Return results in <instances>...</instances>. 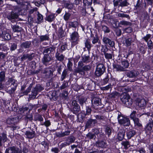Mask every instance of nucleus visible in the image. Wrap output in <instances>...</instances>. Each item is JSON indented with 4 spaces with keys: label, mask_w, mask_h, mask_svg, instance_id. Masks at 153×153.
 I'll list each match as a JSON object with an SVG mask.
<instances>
[{
    "label": "nucleus",
    "mask_w": 153,
    "mask_h": 153,
    "mask_svg": "<svg viewBox=\"0 0 153 153\" xmlns=\"http://www.w3.org/2000/svg\"><path fill=\"white\" fill-rule=\"evenodd\" d=\"M90 57L88 56L84 55L82 57V61H80L78 63L77 67L74 70L75 74L79 73L82 76L85 74V71H88L90 70L91 66L89 65L84 66L83 62L87 63L89 62Z\"/></svg>",
    "instance_id": "nucleus-1"
},
{
    "label": "nucleus",
    "mask_w": 153,
    "mask_h": 153,
    "mask_svg": "<svg viewBox=\"0 0 153 153\" xmlns=\"http://www.w3.org/2000/svg\"><path fill=\"white\" fill-rule=\"evenodd\" d=\"M120 98L121 101L126 107H130L132 103V101L129 95L123 93L120 95Z\"/></svg>",
    "instance_id": "nucleus-2"
},
{
    "label": "nucleus",
    "mask_w": 153,
    "mask_h": 153,
    "mask_svg": "<svg viewBox=\"0 0 153 153\" xmlns=\"http://www.w3.org/2000/svg\"><path fill=\"white\" fill-rule=\"evenodd\" d=\"M44 88L40 85H37L34 88H33L30 94L29 95V97L30 99H34L36 97L39 92L42 91Z\"/></svg>",
    "instance_id": "nucleus-3"
},
{
    "label": "nucleus",
    "mask_w": 153,
    "mask_h": 153,
    "mask_svg": "<svg viewBox=\"0 0 153 153\" xmlns=\"http://www.w3.org/2000/svg\"><path fill=\"white\" fill-rule=\"evenodd\" d=\"M117 119L119 123L124 126H128L130 124V121L128 118L118 114Z\"/></svg>",
    "instance_id": "nucleus-4"
},
{
    "label": "nucleus",
    "mask_w": 153,
    "mask_h": 153,
    "mask_svg": "<svg viewBox=\"0 0 153 153\" xmlns=\"http://www.w3.org/2000/svg\"><path fill=\"white\" fill-rule=\"evenodd\" d=\"M105 67L103 64H99L96 67L95 74L97 77L101 76L105 71Z\"/></svg>",
    "instance_id": "nucleus-5"
},
{
    "label": "nucleus",
    "mask_w": 153,
    "mask_h": 153,
    "mask_svg": "<svg viewBox=\"0 0 153 153\" xmlns=\"http://www.w3.org/2000/svg\"><path fill=\"white\" fill-rule=\"evenodd\" d=\"M80 106L76 100H73L71 106V111L73 114H77L80 110Z\"/></svg>",
    "instance_id": "nucleus-6"
},
{
    "label": "nucleus",
    "mask_w": 153,
    "mask_h": 153,
    "mask_svg": "<svg viewBox=\"0 0 153 153\" xmlns=\"http://www.w3.org/2000/svg\"><path fill=\"white\" fill-rule=\"evenodd\" d=\"M79 36L77 32H74L71 35V47H73L78 43L79 40Z\"/></svg>",
    "instance_id": "nucleus-7"
},
{
    "label": "nucleus",
    "mask_w": 153,
    "mask_h": 153,
    "mask_svg": "<svg viewBox=\"0 0 153 153\" xmlns=\"http://www.w3.org/2000/svg\"><path fill=\"white\" fill-rule=\"evenodd\" d=\"M75 139V137L73 136H71L66 137L65 142L62 143L60 146L61 148H62L67 146H69L71 143L74 142Z\"/></svg>",
    "instance_id": "nucleus-8"
},
{
    "label": "nucleus",
    "mask_w": 153,
    "mask_h": 153,
    "mask_svg": "<svg viewBox=\"0 0 153 153\" xmlns=\"http://www.w3.org/2000/svg\"><path fill=\"white\" fill-rule=\"evenodd\" d=\"M56 48L54 46L47 47L44 48L43 50V54H48L51 56L55 52Z\"/></svg>",
    "instance_id": "nucleus-9"
},
{
    "label": "nucleus",
    "mask_w": 153,
    "mask_h": 153,
    "mask_svg": "<svg viewBox=\"0 0 153 153\" xmlns=\"http://www.w3.org/2000/svg\"><path fill=\"white\" fill-rule=\"evenodd\" d=\"M6 153H22L21 149L14 146L10 147L7 149Z\"/></svg>",
    "instance_id": "nucleus-10"
},
{
    "label": "nucleus",
    "mask_w": 153,
    "mask_h": 153,
    "mask_svg": "<svg viewBox=\"0 0 153 153\" xmlns=\"http://www.w3.org/2000/svg\"><path fill=\"white\" fill-rule=\"evenodd\" d=\"M97 123V121L96 120L89 119L86 123L85 126V128H89L93 127Z\"/></svg>",
    "instance_id": "nucleus-11"
},
{
    "label": "nucleus",
    "mask_w": 153,
    "mask_h": 153,
    "mask_svg": "<svg viewBox=\"0 0 153 153\" xmlns=\"http://www.w3.org/2000/svg\"><path fill=\"white\" fill-rule=\"evenodd\" d=\"M35 56V54L34 53L31 54H25L22 56L21 59L22 61H24L27 59L28 61H30L32 60Z\"/></svg>",
    "instance_id": "nucleus-12"
},
{
    "label": "nucleus",
    "mask_w": 153,
    "mask_h": 153,
    "mask_svg": "<svg viewBox=\"0 0 153 153\" xmlns=\"http://www.w3.org/2000/svg\"><path fill=\"white\" fill-rule=\"evenodd\" d=\"M92 106L94 108H97V107L100 106L101 104V100L100 99L97 97L93 98L91 100Z\"/></svg>",
    "instance_id": "nucleus-13"
},
{
    "label": "nucleus",
    "mask_w": 153,
    "mask_h": 153,
    "mask_svg": "<svg viewBox=\"0 0 153 153\" xmlns=\"http://www.w3.org/2000/svg\"><path fill=\"white\" fill-rule=\"evenodd\" d=\"M153 128V120L152 119H150L149 120V122L146 125L145 130L147 133L150 134L152 132V128Z\"/></svg>",
    "instance_id": "nucleus-14"
},
{
    "label": "nucleus",
    "mask_w": 153,
    "mask_h": 153,
    "mask_svg": "<svg viewBox=\"0 0 153 153\" xmlns=\"http://www.w3.org/2000/svg\"><path fill=\"white\" fill-rule=\"evenodd\" d=\"M102 41L105 44L108 45L111 47H113L114 45V42L107 37H103Z\"/></svg>",
    "instance_id": "nucleus-15"
},
{
    "label": "nucleus",
    "mask_w": 153,
    "mask_h": 153,
    "mask_svg": "<svg viewBox=\"0 0 153 153\" xmlns=\"http://www.w3.org/2000/svg\"><path fill=\"white\" fill-rule=\"evenodd\" d=\"M44 56L42 59V63L45 65L50 62L52 60L51 55H49L48 54H43Z\"/></svg>",
    "instance_id": "nucleus-16"
},
{
    "label": "nucleus",
    "mask_w": 153,
    "mask_h": 153,
    "mask_svg": "<svg viewBox=\"0 0 153 153\" xmlns=\"http://www.w3.org/2000/svg\"><path fill=\"white\" fill-rule=\"evenodd\" d=\"M43 76L46 78H49L52 75L51 69L50 68L45 69L42 72Z\"/></svg>",
    "instance_id": "nucleus-17"
},
{
    "label": "nucleus",
    "mask_w": 153,
    "mask_h": 153,
    "mask_svg": "<svg viewBox=\"0 0 153 153\" xmlns=\"http://www.w3.org/2000/svg\"><path fill=\"white\" fill-rule=\"evenodd\" d=\"M92 43L95 45V47L97 48V49L100 48L101 45V43L100 40L97 37H94L92 40Z\"/></svg>",
    "instance_id": "nucleus-18"
},
{
    "label": "nucleus",
    "mask_w": 153,
    "mask_h": 153,
    "mask_svg": "<svg viewBox=\"0 0 153 153\" xmlns=\"http://www.w3.org/2000/svg\"><path fill=\"white\" fill-rule=\"evenodd\" d=\"M138 72L135 70L129 71L127 72V76L130 78H134L138 75Z\"/></svg>",
    "instance_id": "nucleus-19"
},
{
    "label": "nucleus",
    "mask_w": 153,
    "mask_h": 153,
    "mask_svg": "<svg viewBox=\"0 0 153 153\" xmlns=\"http://www.w3.org/2000/svg\"><path fill=\"white\" fill-rule=\"evenodd\" d=\"M18 17V15L16 13L12 11L7 16V18L10 20H11L12 19H17Z\"/></svg>",
    "instance_id": "nucleus-20"
},
{
    "label": "nucleus",
    "mask_w": 153,
    "mask_h": 153,
    "mask_svg": "<svg viewBox=\"0 0 153 153\" xmlns=\"http://www.w3.org/2000/svg\"><path fill=\"white\" fill-rule=\"evenodd\" d=\"M16 82L17 81L12 77L9 78L8 81L6 82V84L9 85L11 83V85L14 86L13 87L16 88L18 85Z\"/></svg>",
    "instance_id": "nucleus-21"
},
{
    "label": "nucleus",
    "mask_w": 153,
    "mask_h": 153,
    "mask_svg": "<svg viewBox=\"0 0 153 153\" xmlns=\"http://www.w3.org/2000/svg\"><path fill=\"white\" fill-rule=\"evenodd\" d=\"M31 45V43L30 41H26L22 43L21 45V48L19 49L20 51L22 49L29 48Z\"/></svg>",
    "instance_id": "nucleus-22"
},
{
    "label": "nucleus",
    "mask_w": 153,
    "mask_h": 153,
    "mask_svg": "<svg viewBox=\"0 0 153 153\" xmlns=\"http://www.w3.org/2000/svg\"><path fill=\"white\" fill-rule=\"evenodd\" d=\"M6 122L7 124L13 126L16 124L17 119L16 118L14 117L8 118Z\"/></svg>",
    "instance_id": "nucleus-23"
},
{
    "label": "nucleus",
    "mask_w": 153,
    "mask_h": 153,
    "mask_svg": "<svg viewBox=\"0 0 153 153\" xmlns=\"http://www.w3.org/2000/svg\"><path fill=\"white\" fill-rule=\"evenodd\" d=\"M86 98L84 97H82L78 100V101L81 106L82 109H83L85 105L87 102Z\"/></svg>",
    "instance_id": "nucleus-24"
},
{
    "label": "nucleus",
    "mask_w": 153,
    "mask_h": 153,
    "mask_svg": "<svg viewBox=\"0 0 153 153\" xmlns=\"http://www.w3.org/2000/svg\"><path fill=\"white\" fill-rule=\"evenodd\" d=\"M0 35L5 40H9L11 38L10 35L5 31L3 32L2 33L0 34Z\"/></svg>",
    "instance_id": "nucleus-25"
},
{
    "label": "nucleus",
    "mask_w": 153,
    "mask_h": 153,
    "mask_svg": "<svg viewBox=\"0 0 153 153\" xmlns=\"http://www.w3.org/2000/svg\"><path fill=\"white\" fill-rule=\"evenodd\" d=\"M25 134L28 138L32 139L35 137V131H27L25 133Z\"/></svg>",
    "instance_id": "nucleus-26"
},
{
    "label": "nucleus",
    "mask_w": 153,
    "mask_h": 153,
    "mask_svg": "<svg viewBox=\"0 0 153 153\" xmlns=\"http://www.w3.org/2000/svg\"><path fill=\"white\" fill-rule=\"evenodd\" d=\"M82 109V111L84 113L85 115H89L91 114L92 110L91 108L88 106H86L85 108L84 107Z\"/></svg>",
    "instance_id": "nucleus-27"
},
{
    "label": "nucleus",
    "mask_w": 153,
    "mask_h": 153,
    "mask_svg": "<svg viewBox=\"0 0 153 153\" xmlns=\"http://www.w3.org/2000/svg\"><path fill=\"white\" fill-rule=\"evenodd\" d=\"M146 101L144 99L138 100L137 102L136 105L139 107H144L146 105Z\"/></svg>",
    "instance_id": "nucleus-28"
},
{
    "label": "nucleus",
    "mask_w": 153,
    "mask_h": 153,
    "mask_svg": "<svg viewBox=\"0 0 153 153\" xmlns=\"http://www.w3.org/2000/svg\"><path fill=\"white\" fill-rule=\"evenodd\" d=\"M136 134V132L134 130H130L126 132V135L128 139H130Z\"/></svg>",
    "instance_id": "nucleus-29"
},
{
    "label": "nucleus",
    "mask_w": 153,
    "mask_h": 153,
    "mask_svg": "<svg viewBox=\"0 0 153 153\" xmlns=\"http://www.w3.org/2000/svg\"><path fill=\"white\" fill-rule=\"evenodd\" d=\"M55 18V14L53 13H51L46 16L45 19L49 22H51L54 20Z\"/></svg>",
    "instance_id": "nucleus-30"
},
{
    "label": "nucleus",
    "mask_w": 153,
    "mask_h": 153,
    "mask_svg": "<svg viewBox=\"0 0 153 153\" xmlns=\"http://www.w3.org/2000/svg\"><path fill=\"white\" fill-rule=\"evenodd\" d=\"M125 132L124 130H120L118 134V139L120 140H122L124 138Z\"/></svg>",
    "instance_id": "nucleus-31"
},
{
    "label": "nucleus",
    "mask_w": 153,
    "mask_h": 153,
    "mask_svg": "<svg viewBox=\"0 0 153 153\" xmlns=\"http://www.w3.org/2000/svg\"><path fill=\"white\" fill-rule=\"evenodd\" d=\"M64 56L63 54H60L59 53L57 50V51L55 54V57L57 60L62 61L64 60Z\"/></svg>",
    "instance_id": "nucleus-32"
},
{
    "label": "nucleus",
    "mask_w": 153,
    "mask_h": 153,
    "mask_svg": "<svg viewBox=\"0 0 153 153\" xmlns=\"http://www.w3.org/2000/svg\"><path fill=\"white\" fill-rule=\"evenodd\" d=\"M58 36L59 38H62L64 36V32L62 27L59 28L57 33Z\"/></svg>",
    "instance_id": "nucleus-33"
},
{
    "label": "nucleus",
    "mask_w": 153,
    "mask_h": 153,
    "mask_svg": "<svg viewBox=\"0 0 153 153\" xmlns=\"http://www.w3.org/2000/svg\"><path fill=\"white\" fill-rule=\"evenodd\" d=\"M68 71L67 69H65L62 72L61 77V79L62 81L64 80L66 77L68 76Z\"/></svg>",
    "instance_id": "nucleus-34"
},
{
    "label": "nucleus",
    "mask_w": 153,
    "mask_h": 153,
    "mask_svg": "<svg viewBox=\"0 0 153 153\" xmlns=\"http://www.w3.org/2000/svg\"><path fill=\"white\" fill-rule=\"evenodd\" d=\"M96 146L100 147L105 148L106 147L107 145L104 141H101L97 142L96 143Z\"/></svg>",
    "instance_id": "nucleus-35"
},
{
    "label": "nucleus",
    "mask_w": 153,
    "mask_h": 153,
    "mask_svg": "<svg viewBox=\"0 0 153 153\" xmlns=\"http://www.w3.org/2000/svg\"><path fill=\"white\" fill-rule=\"evenodd\" d=\"M85 46L87 49L88 51H89L91 48V44L89 40L87 39L85 42Z\"/></svg>",
    "instance_id": "nucleus-36"
},
{
    "label": "nucleus",
    "mask_w": 153,
    "mask_h": 153,
    "mask_svg": "<svg viewBox=\"0 0 153 153\" xmlns=\"http://www.w3.org/2000/svg\"><path fill=\"white\" fill-rule=\"evenodd\" d=\"M34 120L35 121H39L42 122L43 121V118L41 115L36 114L34 116Z\"/></svg>",
    "instance_id": "nucleus-37"
},
{
    "label": "nucleus",
    "mask_w": 153,
    "mask_h": 153,
    "mask_svg": "<svg viewBox=\"0 0 153 153\" xmlns=\"http://www.w3.org/2000/svg\"><path fill=\"white\" fill-rule=\"evenodd\" d=\"M40 41L43 42L44 41H48L49 39V37L48 35L46 34L45 35H41L39 36Z\"/></svg>",
    "instance_id": "nucleus-38"
},
{
    "label": "nucleus",
    "mask_w": 153,
    "mask_h": 153,
    "mask_svg": "<svg viewBox=\"0 0 153 153\" xmlns=\"http://www.w3.org/2000/svg\"><path fill=\"white\" fill-rule=\"evenodd\" d=\"M114 68L116 69L117 71H125L126 70L124 68L118 65H113Z\"/></svg>",
    "instance_id": "nucleus-39"
},
{
    "label": "nucleus",
    "mask_w": 153,
    "mask_h": 153,
    "mask_svg": "<svg viewBox=\"0 0 153 153\" xmlns=\"http://www.w3.org/2000/svg\"><path fill=\"white\" fill-rule=\"evenodd\" d=\"M13 31L14 32H19L22 30V28L17 25H14L12 26Z\"/></svg>",
    "instance_id": "nucleus-40"
},
{
    "label": "nucleus",
    "mask_w": 153,
    "mask_h": 153,
    "mask_svg": "<svg viewBox=\"0 0 153 153\" xmlns=\"http://www.w3.org/2000/svg\"><path fill=\"white\" fill-rule=\"evenodd\" d=\"M104 55L105 58L108 60L112 59L113 57L114 56V55L112 52H111V53H104Z\"/></svg>",
    "instance_id": "nucleus-41"
},
{
    "label": "nucleus",
    "mask_w": 153,
    "mask_h": 153,
    "mask_svg": "<svg viewBox=\"0 0 153 153\" xmlns=\"http://www.w3.org/2000/svg\"><path fill=\"white\" fill-rule=\"evenodd\" d=\"M5 72L4 71H2L0 72V82L5 81Z\"/></svg>",
    "instance_id": "nucleus-42"
},
{
    "label": "nucleus",
    "mask_w": 153,
    "mask_h": 153,
    "mask_svg": "<svg viewBox=\"0 0 153 153\" xmlns=\"http://www.w3.org/2000/svg\"><path fill=\"white\" fill-rule=\"evenodd\" d=\"M121 144L124 146V148L125 149H127L130 146L129 142L127 141H123Z\"/></svg>",
    "instance_id": "nucleus-43"
},
{
    "label": "nucleus",
    "mask_w": 153,
    "mask_h": 153,
    "mask_svg": "<svg viewBox=\"0 0 153 153\" xmlns=\"http://www.w3.org/2000/svg\"><path fill=\"white\" fill-rule=\"evenodd\" d=\"M72 60L71 59H68V62L67 63V66L68 69L70 71L72 70V66H73V64L72 62Z\"/></svg>",
    "instance_id": "nucleus-44"
},
{
    "label": "nucleus",
    "mask_w": 153,
    "mask_h": 153,
    "mask_svg": "<svg viewBox=\"0 0 153 153\" xmlns=\"http://www.w3.org/2000/svg\"><path fill=\"white\" fill-rule=\"evenodd\" d=\"M79 25L78 22L77 21L70 22L69 23V25L70 27L76 28Z\"/></svg>",
    "instance_id": "nucleus-45"
},
{
    "label": "nucleus",
    "mask_w": 153,
    "mask_h": 153,
    "mask_svg": "<svg viewBox=\"0 0 153 153\" xmlns=\"http://www.w3.org/2000/svg\"><path fill=\"white\" fill-rule=\"evenodd\" d=\"M147 44L149 50L148 52L150 53L153 47V43L152 40H150L147 42Z\"/></svg>",
    "instance_id": "nucleus-46"
},
{
    "label": "nucleus",
    "mask_w": 153,
    "mask_h": 153,
    "mask_svg": "<svg viewBox=\"0 0 153 153\" xmlns=\"http://www.w3.org/2000/svg\"><path fill=\"white\" fill-rule=\"evenodd\" d=\"M119 24L124 26H130L132 25V23L131 22L124 20L120 21Z\"/></svg>",
    "instance_id": "nucleus-47"
},
{
    "label": "nucleus",
    "mask_w": 153,
    "mask_h": 153,
    "mask_svg": "<svg viewBox=\"0 0 153 153\" xmlns=\"http://www.w3.org/2000/svg\"><path fill=\"white\" fill-rule=\"evenodd\" d=\"M129 4V3L128 2L127 0H124L120 2L119 5V6L122 7L128 6Z\"/></svg>",
    "instance_id": "nucleus-48"
},
{
    "label": "nucleus",
    "mask_w": 153,
    "mask_h": 153,
    "mask_svg": "<svg viewBox=\"0 0 153 153\" xmlns=\"http://www.w3.org/2000/svg\"><path fill=\"white\" fill-rule=\"evenodd\" d=\"M133 41L131 38H127L126 39L125 42L127 46H129L131 45V43Z\"/></svg>",
    "instance_id": "nucleus-49"
},
{
    "label": "nucleus",
    "mask_w": 153,
    "mask_h": 153,
    "mask_svg": "<svg viewBox=\"0 0 153 153\" xmlns=\"http://www.w3.org/2000/svg\"><path fill=\"white\" fill-rule=\"evenodd\" d=\"M134 122L135 125L139 127L142 126V125L140 123L139 119L137 118L133 120Z\"/></svg>",
    "instance_id": "nucleus-50"
},
{
    "label": "nucleus",
    "mask_w": 153,
    "mask_h": 153,
    "mask_svg": "<svg viewBox=\"0 0 153 153\" xmlns=\"http://www.w3.org/2000/svg\"><path fill=\"white\" fill-rule=\"evenodd\" d=\"M67 48V45L66 43L63 44L61 45L60 48V49H59L60 51H59L61 52H62L63 51L65 50Z\"/></svg>",
    "instance_id": "nucleus-51"
},
{
    "label": "nucleus",
    "mask_w": 153,
    "mask_h": 153,
    "mask_svg": "<svg viewBox=\"0 0 153 153\" xmlns=\"http://www.w3.org/2000/svg\"><path fill=\"white\" fill-rule=\"evenodd\" d=\"M117 16L119 17H121L122 18H126L128 19H130V16L129 15L125 14L123 13H118L117 14Z\"/></svg>",
    "instance_id": "nucleus-52"
},
{
    "label": "nucleus",
    "mask_w": 153,
    "mask_h": 153,
    "mask_svg": "<svg viewBox=\"0 0 153 153\" xmlns=\"http://www.w3.org/2000/svg\"><path fill=\"white\" fill-rule=\"evenodd\" d=\"M102 30L105 33H109L110 30L106 26L103 25L102 26Z\"/></svg>",
    "instance_id": "nucleus-53"
},
{
    "label": "nucleus",
    "mask_w": 153,
    "mask_h": 153,
    "mask_svg": "<svg viewBox=\"0 0 153 153\" xmlns=\"http://www.w3.org/2000/svg\"><path fill=\"white\" fill-rule=\"evenodd\" d=\"M37 19L39 23L42 22L43 20V17L42 15L40 14L38 12H37Z\"/></svg>",
    "instance_id": "nucleus-54"
},
{
    "label": "nucleus",
    "mask_w": 153,
    "mask_h": 153,
    "mask_svg": "<svg viewBox=\"0 0 153 153\" xmlns=\"http://www.w3.org/2000/svg\"><path fill=\"white\" fill-rule=\"evenodd\" d=\"M92 0H83V3L85 6H89L92 3Z\"/></svg>",
    "instance_id": "nucleus-55"
},
{
    "label": "nucleus",
    "mask_w": 153,
    "mask_h": 153,
    "mask_svg": "<svg viewBox=\"0 0 153 153\" xmlns=\"http://www.w3.org/2000/svg\"><path fill=\"white\" fill-rule=\"evenodd\" d=\"M68 86V81H64L63 84L60 87L61 89H62L67 87Z\"/></svg>",
    "instance_id": "nucleus-56"
},
{
    "label": "nucleus",
    "mask_w": 153,
    "mask_h": 153,
    "mask_svg": "<svg viewBox=\"0 0 153 153\" xmlns=\"http://www.w3.org/2000/svg\"><path fill=\"white\" fill-rule=\"evenodd\" d=\"M3 104L4 105V107L3 108L4 109H7L9 108V105H10V102L9 101H6L5 100H3Z\"/></svg>",
    "instance_id": "nucleus-57"
},
{
    "label": "nucleus",
    "mask_w": 153,
    "mask_h": 153,
    "mask_svg": "<svg viewBox=\"0 0 153 153\" xmlns=\"http://www.w3.org/2000/svg\"><path fill=\"white\" fill-rule=\"evenodd\" d=\"M71 16V14L70 13L66 12L64 16V19L66 21H68L69 19Z\"/></svg>",
    "instance_id": "nucleus-58"
},
{
    "label": "nucleus",
    "mask_w": 153,
    "mask_h": 153,
    "mask_svg": "<svg viewBox=\"0 0 153 153\" xmlns=\"http://www.w3.org/2000/svg\"><path fill=\"white\" fill-rule=\"evenodd\" d=\"M122 65L123 66V68H124V69H125L128 68L129 64L127 61H124L122 62Z\"/></svg>",
    "instance_id": "nucleus-59"
},
{
    "label": "nucleus",
    "mask_w": 153,
    "mask_h": 153,
    "mask_svg": "<svg viewBox=\"0 0 153 153\" xmlns=\"http://www.w3.org/2000/svg\"><path fill=\"white\" fill-rule=\"evenodd\" d=\"M123 31L126 33H130L132 31L133 29L131 27H128L123 29Z\"/></svg>",
    "instance_id": "nucleus-60"
},
{
    "label": "nucleus",
    "mask_w": 153,
    "mask_h": 153,
    "mask_svg": "<svg viewBox=\"0 0 153 153\" xmlns=\"http://www.w3.org/2000/svg\"><path fill=\"white\" fill-rule=\"evenodd\" d=\"M0 137L1 138V140H2L3 142H6L7 140V138L6 134H2L1 136L0 135Z\"/></svg>",
    "instance_id": "nucleus-61"
},
{
    "label": "nucleus",
    "mask_w": 153,
    "mask_h": 153,
    "mask_svg": "<svg viewBox=\"0 0 153 153\" xmlns=\"http://www.w3.org/2000/svg\"><path fill=\"white\" fill-rule=\"evenodd\" d=\"M105 132L106 134H107L108 136L110 135L111 133V128L108 126L106 127L105 128Z\"/></svg>",
    "instance_id": "nucleus-62"
},
{
    "label": "nucleus",
    "mask_w": 153,
    "mask_h": 153,
    "mask_svg": "<svg viewBox=\"0 0 153 153\" xmlns=\"http://www.w3.org/2000/svg\"><path fill=\"white\" fill-rule=\"evenodd\" d=\"M65 7L68 9H71L74 7V5L72 4H70L68 3H66L65 4Z\"/></svg>",
    "instance_id": "nucleus-63"
},
{
    "label": "nucleus",
    "mask_w": 153,
    "mask_h": 153,
    "mask_svg": "<svg viewBox=\"0 0 153 153\" xmlns=\"http://www.w3.org/2000/svg\"><path fill=\"white\" fill-rule=\"evenodd\" d=\"M17 48V45L15 43H11V45L10 47V49L11 51H14Z\"/></svg>",
    "instance_id": "nucleus-64"
}]
</instances>
